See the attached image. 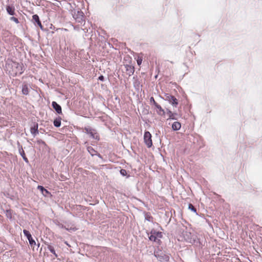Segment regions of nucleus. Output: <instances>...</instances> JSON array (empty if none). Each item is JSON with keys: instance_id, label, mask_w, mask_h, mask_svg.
I'll list each match as a JSON object with an SVG mask.
<instances>
[{"instance_id": "f257e3e1", "label": "nucleus", "mask_w": 262, "mask_h": 262, "mask_svg": "<svg viewBox=\"0 0 262 262\" xmlns=\"http://www.w3.org/2000/svg\"><path fill=\"white\" fill-rule=\"evenodd\" d=\"M10 74L12 76L20 75L23 73L22 64L13 61H10L7 66Z\"/></svg>"}, {"instance_id": "f03ea898", "label": "nucleus", "mask_w": 262, "mask_h": 262, "mask_svg": "<svg viewBox=\"0 0 262 262\" xmlns=\"http://www.w3.org/2000/svg\"><path fill=\"white\" fill-rule=\"evenodd\" d=\"M74 19L79 23H83L85 21L83 13L81 11L75 12L73 14Z\"/></svg>"}, {"instance_id": "7ed1b4c3", "label": "nucleus", "mask_w": 262, "mask_h": 262, "mask_svg": "<svg viewBox=\"0 0 262 262\" xmlns=\"http://www.w3.org/2000/svg\"><path fill=\"white\" fill-rule=\"evenodd\" d=\"M184 237L185 238V239L190 243H193L195 242V239H196V236L195 235H194L193 234H192L191 232H188V231H185L184 233Z\"/></svg>"}, {"instance_id": "20e7f679", "label": "nucleus", "mask_w": 262, "mask_h": 262, "mask_svg": "<svg viewBox=\"0 0 262 262\" xmlns=\"http://www.w3.org/2000/svg\"><path fill=\"white\" fill-rule=\"evenodd\" d=\"M144 140L145 144L148 147H150L152 145V142L151 140V135L150 133L146 131L145 132L144 135Z\"/></svg>"}, {"instance_id": "39448f33", "label": "nucleus", "mask_w": 262, "mask_h": 262, "mask_svg": "<svg viewBox=\"0 0 262 262\" xmlns=\"http://www.w3.org/2000/svg\"><path fill=\"white\" fill-rule=\"evenodd\" d=\"M165 96L166 100L168 101L173 106H177L178 104V100L174 96L168 94H165Z\"/></svg>"}, {"instance_id": "423d86ee", "label": "nucleus", "mask_w": 262, "mask_h": 262, "mask_svg": "<svg viewBox=\"0 0 262 262\" xmlns=\"http://www.w3.org/2000/svg\"><path fill=\"white\" fill-rule=\"evenodd\" d=\"M86 133L89 134L92 138L95 139H98L99 136L96 130L91 128H85Z\"/></svg>"}, {"instance_id": "0eeeda50", "label": "nucleus", "mask_w": 262, "mask_h": 262, "mask_svg": "<svg viewBox=\"0 0 262 262\" xmlns=\"http://www.w3.org/2000/svg\"><path fill=\"white\" fill-rule=\"evenodd\" d=\"M23 233L28 238L31 246L32 247L35 245L36 243L35 241L32 238L31 234L30 233V232L28 230L25 229L23 230Z\"/></svg>"}, {"instance_id": "6e6552de", "label": "nucleus", "mask_w": 262, "mask_h": 262, "mask_svg": "<svg viewBox=\"0 0 262 262\" xmlns=\"http://www.w3.org/2000/svg\"><path fill=\"white\" fill-rule=\"evenodd\" d=\"M155 256L161 261L167 262L169 260V256L164 254H155Z\"/></svg>"}, {"instance_id": "1a4fd4ad", "label": "nucleus", "mask_w": 262, "mask_h": 262, "mask_svg": "<svg viewBox=\"0 0 262 262\" xmlns=\"http://www.w3.org/2000/svg\"><path fill=\"white\" fill-rule=\"evenodd\" d=\"M30 86L24 82L22 85L21 92L23 95H27L29 93Z\"/></svg>"}, {"instance_id": "9d476101", "label": "nucleus", "mask_w": 262, "mask_h": 262, "mask_svg": "<svg viewBox=\"0 0 262 262\" xmlns=\"http://www.w3.org/2000/svg\"><path fill=\"white\" fill-rule=\"evenodd\" d=\"M32 21L34 24L37 23V25L41 29H43V27L39 20V16L37 14H34L32 16Z\"/></svg>"}, {"instance_id": "9b49d317", "label": "nucleus", "mask_w": 262, "mask_h": 262, "mask_svg": "<svg viewBox=\"0 0 262 262\" xmlns=\"http://www.w3.org/2000/svg\"><path fill=\"white\" fill-rule=\"evenodd\" d=\"M7 12L11 15H15V8L13 5H7L6 6Z\"/></svg>"}, {"instance_id": "f8f14e48", "label": "nucleus", "mask_w": 262, "mask_h": 262, "mask_svg": "<svg viewBox=\"0 0 262 262\" xmlns=\"http://www.w3.org/2000/svg\"><path fill=\"white\" fill-rule=\"evenodd\" d=\"M52 105L58 114H61L62 113L61 106L56 102H52Z\"/></svg>"}, {"instance_id": "ddd939ff", "label": "nucleus", "mask_w": 262, "mask_h": 262, "mask_svg": "<svg viewBox=\"0 0 262 262\" xmlns=\"http://www.w3.org/2000/svg\"><path fill=\"white\" fill-rule=\"evenodd\" d=\"M125 68L126 72H127V74L129 76L133 74L134 72V68L131 65H125Z\"/></svg>"}, {"instance_id": "4468645a", "label": "nucleus", "mask_w": 262, "mask_h": 262, "mask_svg": "<svg viewBox=\"0 0 262 262\" xmlns=\"http://www.w3.org/2000/svg\"><path fill=\"white\" fill-rule=\"evenodd\" d=\"M31 133L34 136H35L37 134H38V124H36L34 125V126L31 127Z\"/></svg>"}, {"instance_id": "2eb2a0df", "label": "nucleus", "mask_w": 262, "mask_h": 262, "mask_svg": "<svg viewBox=\"0 0 262 262\" xmlns=\"http://www.w3.org/2000/svg\"><path fill=\"white\" fill-rule=\"evenodd\" d=\"M181 124L179 122L176 121L172 124V128L173 130H178L181 128Z\"/></svg>"}, {"instance_id": "dca6fc26", "label": "nucleus", "mask_w": 262, "mask_h": 262, "mask_svg": "<svg viewBox=\"0 0 262 262\" xmlns=\"http://www.w3.org/2000/svg\"><path fill=\"white\" fill-rule=\"evenodd\" d=\"M167 115L168 116L169 119L176 120V118L175 116L177 115V114L173 113L171 111L167 110Z\"/></svg>"}, {"instance_id": "f3484780", "label": "nucleus", "mask_w": 262, "mask_h": 262, "mask_svg": "<svg viewBox=\"0 0 262 262\" xmlns=\"http://www.w3.org/2000/svg\"><path fill=\"white\" fill-rule=\"evenodd\" d=\"M150 233L153 234L154 235V236H155L157 237V238H158L160 241V239L162 237V233L161 232H159V231H156L155 230H152V231H151Z\"/></svg>"}, {"instance_id": "a211bd4d", "label": "nucleus", "mask_w": 262, "mask_h": 262, "mask_svg": "<svg viewBox=\"0 0 262 262\" xmlns=\"http://www.w3.org/2000/svg\"><path fill=\"white\" fill-rule=\"evenodd\" d=\"M37 188L41 192L42 194L45 196H46L47 194L49 193V192L44 188V187L42 186H38Z\"/></svg>"}, {"instance_id": "6ab92c4d", "label": "nucleus", "mask_w": 262, "mask_h": 262, "mask_svg": "<svg viewBox=\"0 0 262 262\" xmlns=\"http://www.w3.org/2000/svg\"><path fill=\"white\" fill-rule=\"evenodd\" d=\"M149 238L151 241L156 242L157 244H159L160 242V241L157 238V237L152 233H150V235L149 236Z\"/></svg>"}, {"instance_id": "aec40b11", "label": "nucleus", "mask_w": 262, "mask_h": 262, "mask_svg": "<svg viewBox=\"0 0 262 262\" xmlns=\"http://www.w3.org/2000/svg\"><path fill=\"white\" fill-rule=\"evenodd\" d=\"M53 124L55 127H59L61 125V118H58L55 119Z\"/></svg>"}, {"instance_id": "412c9836", "label": "nucleus", "mask_w": 262, "mask_h": 262, "mask_svg": "<svg viewBox=\"0 0 262 262\" xmlns=\"http://www.w3.org/2000/svg\"><path fill=\"white\" fill-rule=\"evenodd\" d=\"M19 153H20V155L21 156V157H23V159L24 160V161L28 163V160L27 158V157H26L25 152L23 150V148L19 149Z\"/></svg>"}, {"instance_id": "4be33fe9", "label": "nucleus", "mask_w": 262, "mask_h": 262, "mask_svg": "<svg viewBox=\"0 0 262 262\" xmlns=\"http://www.w3.org/2000/svg\"><path fill=\"white\" fill-rule=\"evenodd\" d=\"M88 149V151H89V152L92 155V156H94L96 154V151H95L93 148V147H91V146H89L87 148Z\"/></svg>"}, {"instance_id": "5701e85b", "label": "nucleus", "mask_w": 262, "mask_h": 262, "mask_svg": "<svg viewBox=\"0 0 262 262\" xmlns=\"http://www.w3.org/2000/svg\"><path fill=\"white\" fill-rule=\"evenodd\" d=\"M48 250L53 253L56 257H57V255L56 254L55 251L53 246L49 245L48 246Z\"/></svg>"}, {"instance_id": "b1692460", "label": "nucleus", "mask_w": 262, "mask_h": 262, "mask_svg": "<svg viewBox=\"0 0 262 262\" xmlns=\"http://www.w3.org/2000/svg\"><path fill=\"white\" fill-rule=\"evenodd\" d=\"M159 110L160 112H158L159 114H165L164 110L162 108V107L158 104H156L155 106Z\"/></svg>"}, {"instance_id": "393cba45", "label": "nucleus", "mask_w": 262, "mask_h": 262, "mask_svg": "<svg viewBox=\"0 0 262 262\" xmlns=\"http://www.w3.org/2000/svg\"><path fill=\"white\" fill-rule=\"evenodd\" d=\"M5 214L7 218L10 219L12 218V214L10 210H6L5 211Z\"/></svg>"}, {"instance_id": "a878e982", "label": "nucleus", "mask_w": 262, "mask_h": 262, "mask_svg": "<svg viewBox=\"0 0 262 262\" xmlns=\"http://www.w3.org/2000/svg\"><path fill=\"white\" fill-rule=\"evenodd\" d=\"M188 208L189 209H190L191 210H192V211H193L194 212H196V209L194 207V206L191 204H189Z\"/></svg>"}, {"instance_id": "bb28decb", "label": "nucleus", "mask_w": 262, "mask_h": 262, "mask_svg": "<svg viewBox=\"0 0 262 262\" xmlns=\"http://www.w3.org/2000/svg\"><path fill=\"white\" fill-rule=\"evenodd\" d=\"M10 20L14 21L16 24H18L19 23L18 19L17 18L15 17H11L10 18Z\"/></svg>"}, {"instance_id": "cd10ccee", "label": "nucleus", "mask_w": 262, "mask_h": 262, "mask_svg": "<svg viewBox=\"0 0 262 262\" xmlns=\"http://www.w3.org/2000/svg\"><path fill=\"white\" fill-rule=\"evenodd\" d=\"M150 102L151 103H153V104H154L155 106H156V104H158V103L155 101V99H154V98L153 97H151V98H150Z\"/></svg>"}, {"instance_id": "c85d7f7f", "label": "nucleus", "mask_w": 262, "mask_h": 262, "mask_svg": "<svg viewBox=\"0 0 262 262\" xmlns=\"http://www.w3.org/2000/svg\"><path fill=\"white\" fill-rule=\"evenodd\" d=\"M120 173L121 174H122V176H125L127 174V172H126V171L125 170V169H121L120 170Z\"/></svg>"}, {"instance_id": "c756f323", "label": "nucleus", "mask_w": 262, "mask_h": 262, "mask_svg": "<svg viewBox=\"0 0 262 262\" xmlns=\"http://www.w3.org/2000/svg\"><path fill=\"white\" fill-rule=\"evenodd\" d=\"M137 63L139 66H140L142 62V59L141 58H138L137 60Z\"/></svg>"}, {"instance_id": "7c9ffc66", "label": "nucleus", "mask_w": 262, "mask_h": 262, "mask_svg": "<svg viewBox=\"0 0 262 262\" xmlns=\"http://www.w3.org/2000/svg\"><path fill=\"white\" fill-rule=\"evenodd\" d=\"M98 79L101 81L104 80V77L102 75H101L99 77Z\"/></svg>"}, {"instance_id": "2f4dec72", "label": "nucleus", "mask_w": 262, "mask_h": 262, "mask_svg": "<svg viewBox=\"0 0 262 262\" xmlns=\"http://www.w3.org/2000/svg\"><path fill=\"white\" fill-rule=\"evenodd\" d=\"M66 230H68V231H72V230H76V229L75 228H66Z\"/></svg>"}, {"instance_id": "473e14b6", "label": "nucleus", "mask_w": 262, "mask_h": 262, "mask_svg": "<svg viewBox=\"0 0 262 262\" xmlns=\"http://www.w3.org/2000/svg\"><path fill=\"white\" fill-rule=\"evenodd\" d=\"M64 243L69 247H71V246L68 243V242L67 241H65L64 242Z\"/></svg>"}]
</instances>
